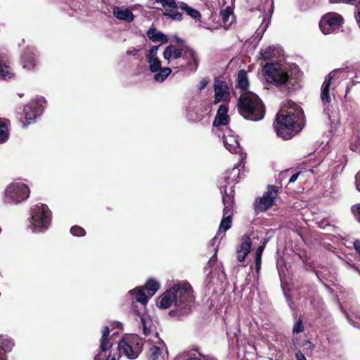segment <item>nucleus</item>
Instances as JSON below:
<instances>
[{
  "label": "nucleus",
  "mask_w": 360,
  "mask_h": 360,
  "mask_svg": "<svg viewBox=\"0 0 360 360\" xmlns=\"http://www.w3.org/2000/svg\"><path fill=\"white\" fill-rule=\"evenodd\" d=\"M352 212L356 217L357 220L360 222V204L353 206Z\"/></svg>",
  "instance_id": "44"
},
{
  "label": "nucleus",
  "mask_w": 360,
  "mask_h": 360,
  "mask_svg": "<svg viewBox=\"0 0 360 360\" xmlns=\"http://www.w3.org/2000/svg\"><path fill=\"white\" fill-rule=\"evenodd\" d=\"M181 8L182 10H184L188 15L194 19H198L200 17V13L197 10L188 6L186 4H183Z\"/></svg>",
  "instance_id": "36"
},
{
  "label": "nucleus",
  "mask_w": 360,
  "mask_h": 360,
  "mask_svg": "<svg viewBox=\"0 0 360 360\" xmlns=\"http://www.w3.org/2000/svg\"><path fill=\"white\" fill-rule=\"evenodd\" d=\"M214 103L226 101L229 96V87L226 82L221 80L214 82Z\"/></svg>",
  "instance_id": "20"
},
{
  "label": "nucleus",
  "mask_w": 360,
  "mask_h": 360,
  "mask_svg": "<svg viewBox=\"0 0 360 360\" xmlns=\"http://www.w3.org/2000/svg\"><path fill=\"white\" fill-rule=\"evenodd\" d=\"M29 227L33 232L46 231L51 222V212L45 204L34 205L30 211Z\"/></svg>",
  "instance_id": "6"
},
{
  "label": "nucleus",
  "mask_w": 360,
  "mask_h": 360,
  "mask_svg": "<svg viewBox=\"0 0 360 360\" xmlns=\"http://www.w3.org/2000/svg\"><path fill=\"white\" fill-rule=\"evenodd\" d=\"M343 18L337 13H328L324 15L320 22L319 27L324 34L338 32L342 28Z\"/></svg>",
  "instance_id": "12"
},
{
  "label": "nucleus",
  "mask_w": 360,
  "mask_h": 360,
  "mask_svg": "<svg viewBox=\"0 0 360 360\" xmlns=\"http://www.w3.org/2000/svg\"><path fill=\"white\" fill-rule=\"evenodd\" d=\"M266 243V241L264 240L263 244L259 245L257 248V250H256V252H255V263H256L257 270H259V269L260 268L261 263H262V252H263L264 249L265 248Z\"/></svg>",
  "instance_id": "34"
},
{
  "label": "nucleus",
  "mask_w": 360,
  "mask_h": 360,
  "mask_svg": "<svg viewBox=\"0 0 360 360\" xmlns=\"http://www.w3.org/2000/svg\"><path fill=\"white\" fill-rule=\"evenodd\" d=\"M324 112L328 114V118L331 121L332 123H338L339 122L340 118H339V115L337 112H332L331 114H330L329 112H327L326 109L324 110Z\"/></svg>",
  "instance_id": "40"
},
{
  "label": "nucleus",
  "mask_w": 360,
  "mask_h": 360,
  "mask_svg": "<svg viewBox=\"0 0 360 360\" xmlns=\"http://www.w3.org/2000/svg\"><path fill=\"white\" fill-rule=\"evenodd\" d=\"M174 360H217L210 356L202 355L196 351L183 352L176 355Z\"/></svg>",
  "instance_id": "25"
},
{
  "label": "nucleus",
  "mask_w": 360,
  "mask_h": 360,
  "mask_svg": "<svg viewBox=\"0 0 360 360\" xmlns=\"http://www.w3.org/2000/svg\"><path fill=\"white\" fill-rule=\"evenodd\" d=\"M252 248L250 238L248 236H243L241 238V243L236 249L237 259L242 262L245 260Z\"/></svg>",
  "instance_id": "21"
},
{
  "label": "nucleus",
  "mask_w": 360,
  "mask_h": 360,
  "mask_svg": "<svg viewBox=\"0 0 360 360\" xmlns=\"http://www.w3.org/2000/svg\"><path fill=\"white\" fill-rule=\"evenodd\" d=\"M106 360H117V359L115 356L109 355Z\"/></svg>",
  "instance_id": "52"
},
{
  "label": "nucleus",
  "mask_w": 360,
  "mask_h": 360,
  "mask_svg": "<svg viewBox=\"0 0 360 360\" xmlns=\"http://www.w3.org/2000/svg\"><path fill=\"white\" fill-rule=\"evenodd\" d=\"M295 356H296L297 360H307L304 354L300 351H297L295 353Z\"/></svg>",
  "instance_id": "47"
},
{
  "label": "nucleus",
  "mask_w": 360,
  "mask_h": 360,
  "mask_svg": "<svg viewBox=\"0 0 360 360\" xmlns=\"http://www.w3.org/2000/svg\"><path fill=\"white\" fill-rule=\"evenodd\" d=\"M45 103L46 100L43 97H40L32 101L25 106L24 113L26 123L23 124L24 127L31 124L37 116L41 114Z\"/></svg>",
  "instance_id": "14"
},
{
  "label": "nucleus",
  "mask_w": 360,
  "mask_h": 360,
  "mask_svg": "<svg viewBox=\"0 0 360 360\" xmlns=\"http://www.w3.org/2000/svg\"><path fill=\"white\" fill-rule=\"evenodd\" d=\"M109 335V328L105 326L102 331V337L101 338L100 352L94 358V360H103L105 357V352L112 347V343L107 340Z\"/></svg>",
  "instance_id": "23"
},
{
  "label": "nucleus",
  "mask_w": 360,
  "mask_h": 360,
  "mask_svg": "<svg viewBox=\"0 0 360 360\" xmlns=\"http://www.w3.org/2000/svg\"><path fill=\"white\" fill-rule=\"evenodd\" d=\"M240 169L238 166L226 170L224 174V179L227 184H236L238 182Z\"/></svg>",
  "instance_id": "29"
},
{
  "label": "nucleus",
  "mask_w": 360,
  "mask_h": 360,
  "mask_svg": "<svg viewBox=\"0 0 360 360\" xmlns=\"http://www.w3.org/2000/svg\"><path fill=\"white\" fill-rule=\"evenodd\" d=\"M13 73L11 68L0 60V79H8L12 78Z\"/></svg>",
  "instance_id": "31"
},
{
  "label": "nucleus",
  "mask_w": 360,
  "mask_h": 360,
  "mask_svg": "<svg viewBox=\"0 0 360 360\" xmlns=\"http://www.w3.org/2000/svg\"><path fill=\"white\" fill-rule=\"evenodd\" d=\"M230 1H231V3H233V1L234 0H230Z\"/></svg>",
  "instance_id": "54"
},
{
  "label": "nucleus",
  "mask_w": 360,
  "mask_h": 360,
  "mask_svg": "<svg viewBox=\"0 0 360 360\" xmlns=\"http://www.w3.org/2000/svg\"><path fill=\"white\" fill-rule=\"evenodd\" d=\"M354 248L355 250H356V252L359 254L360 255V240H356L354 243Z\"/></svg>",
  "instance_id": "50"
},
{
  "label": "nucleus",
  "mask_w": 360,
  "mask_h": 360,
  "mask_svg": "<svg viewBox=\"0 0 360 360\" xmlns=\"http://www.w3.org/2000/svg\"><path fill=\"white\" fill-rule=\"evenodd\" d=\"M194 302L193 289L186 281L174 283L160 297L157 306L160 309H167L174 306L171 314L176 316L186 315L190 313Z\"/></svg>",
  "instance_id": "1"
},
{
  "label": "nucleus",
  "mask_w": 360,
  "mask_h": 360,
  "mask_svg": "<svg viewBox=\"0 0 360 360\" xmlns=\"http://www.w3.org/2000/svg\"><path fill=\"white\" fill-rule=\"evenodd\" d=\"M134 309L137 316L136 319H139L141 323L144 335L146 338L152 337L155 333H157L155 331L156 328L155 321L148 314L136 311L135 305H134Z\"/></svg>",
  "instance_id": "15"
},
{
  "label": "nucleus",
  "mask_w": 360,
  "mask_h": 360,
  "mask_svg": "<svg viewBox=\"0 0 360 360\" xmlns=\"http://www.w3.org/2000/svg\"><path fill=\"white\" fill-rule=\"evenodd\" d=\"M227 112V107L224 105H221L217 110V115L213 121V125L215 127L226 125L229 122V117Z\"/></svg>",
  "instance_id": "26"
},
{
  "label": "nucleus",
  "mask_w": 360,
  "mask_h": 360,
  "mask_svg": "<svg viewBox=\"0 0 360 360\" xmlns=\"http://www.w3.org/2000/svg\"><path fill=\"white\" fill-rule=\"evenodd\" d=\"M231 14V11L228 8H226L221 11V16L222 20L224 22L228 21Z\"/></svg>",
  "instance_id": "41"
},
{
  "label": "nucleus",
  "mask_w": 360,
  "mask_h": 360,
  "mask_svg": "<svg viewBox=\"0 0 360 360\" xmlns=\"http://www.w3.org/2000/svg\"><path fill=\"white\" fill-rule=\"evenodd\" d=\"M223 142L224 147L231 153H240V146L238 136L231 129L226 127L223 134Z\"/></svg>",
  "instance_id": "16"
},
{
  "label": "nucleus",
  "mask_w": 360,
  "mask_h": 360,
  "mask_svg": "<svg viewBox=\"0 0 360 360\" xmlns=\"http://www.w3.org/2000/svg\"><path fill=\"white\" fill-rule=\"evenodd\" d=\"M142 348V341L136 335L125 337L118 345L119 352L129 359H136L141 352Z\"/></svg>",
  "instance_id": "9"
},
{
  "label": "nucleus",
  "mask_w": 360,
  "mask_h": 360,
  "mask_svg": "<svg viewBox=\"0 0 360 360\" xmlns=\"http://www.w3.org/2000/svg\"><path fill=\"white\" fill-rule=\"evenodd\" d=\"M15 343L7 335H0V360H7L6 354L12 351Z\"/></svg>",
  "instance_id": "24"
},
{
  "label": "nucleus",
  "mask_w": 360,
  "mask_h": 360,
  "mask_svg": "<svg viewBox=\"0 0 360 360\" xmlns=\"http://www.w3.org/2000/svg\"><path fill=\"white\" fill-rule=\"evenodd\" d=\"M357 272L360 275V270L359 269H356Z\"/></svg>",
  "instance_id": "53"
},
{
  "label": "nucleus",
  "mask_w": 360,
  "mask_h": 360,
  "mask_svg": "<svg viewBox=\"0 0 360 360\" xmlns=\"http://www.w3.org/2000/svg\"><path fill=\"white\" fill-rule=\"evenodd\" d=\"M21 63L22 68L27 71H30L34 68L36 65V58L32 49L27 48L24 51L21 57Z\"/></svg>",
  "instance_id": "22"
},
{
  "label": "nucleus",
  "mask_w": 360,
  "mask_h": 360,
  "mask_svg": "<svg viewBox=\"0 0 360 360\" xmlns=\"http://www.w3.org/2000/svg\"><path fill=\"white\" fill-rule=\"evenodd\" d=\"M129 293L131 296L133 300L139 302L143 308L145 307L148 302V297L144 293L143 290L141 288H136L131 290Z\"/></svg>",
  "instance_id": "28"
},
{
  "label": "nucleus",
  "mask_w": 360,
  "mask_h": 360,
  "mask_svg": "<svg viewBox=\"0 0 360 360\" xmlns=\"http://www.w3.org/2000/svg\"><path fill=\"white\" fill-rule=\"evenodd\" d=\"M207 84H208V81L205 79H202L200 82V85L198 86V90L200 91H202L203 89L205 88V86L207 85Z\"/></svg>",
  "instance_id": "46"
},
{
  "label": "nucleus",
  "mask_w": 360,
  "mask_h": 360,
  "mask_svg": "<svg viewBox=\"0 0 360 360\" xmlns=\"http://www.w3.org/2000/svg\"><path fill=\"white\" fill-rule=\"evenodd\" d=\"M302 117L303 111L296 103L291 101L283 103L274 124L277 135L283 139H291L302 130Z\"/></svg>",
  "instance_id": "2"
},
{
  "label": "nucleus",
  "mask_w": 360,
  "mask_h": 360,
  "mask_svg": "<svg viewBox=\"0 0 360 360\" xmlns=\"http://www.w3.org/2000/svg\"><path fill=\"white\" fill-rule=\"evenodd\" d=\"M147 36L153 42L165 44L168 41L167 37L155 27H150L147 31Z\"/></svg>",
  "instance_id": "27"
},
{
  "label": "nucleus",
  "mask_w": 360,
  "mask_h": 360,
  "mask_svg": "<svg viewBox=\"0 0 360 360\" xmlns=\"http://www.w3.org/2000/svg\"><path fill=\"white\" fill-rule=\"evenodd\" d=\"M141 51V48H136V47H129L126 53L128 56H136L139 53V52Z\"/></svg>",
  "instance_id": "42"
},
{
  "label": "nucleus",
  "mask_w": 360,
  "mask_h": 360,
  "mask_svg": "<svg viewBox=\"0 0 360 360\" xmlns=\"http://www.w3.org/2000/svg\"><path fill=\"white\" fill-rule=\"evenodd\" d=\"M145 288L148 292V296L151 297L159 290L160 285L154 279H148L146 283Z\"/></svg>",
  "instance_id": "32"
},
{
  "label": "nucleus",
  "mask_w": 360,
  "mask_h": 360,
  "mask_svg": "<svg viewBox=\"0 0 360 360\" xmlns=\"http://www.w3.org/2000/svg\"><path fill=\"white\" fill-rule=\"evenodd\" d=\"M248 84L249 83L246 72L244 70H240L238 74L237 87H238L242 91L246 92L245 91Z\"/></svg>",
  "instance_id": "30"
},
{
  "label": "nucleus",
  "mask_w": 360,
  "mask_h": 360,
  "mask_svg": "<svg viewBox=\"0 0 360 360\" xmlns=\"http://www.w3.org/2000/svg\"><path fill=\"white\" fill-rule=\"evenodd\" d=\"M263 73L268 83L274 84L283 92H288L297 84V79L278 63H266L263 67Z\"/></svg>",
  "instance_id": "5"
},
{
  "label": "nucleus",
  "mask_w": 360,
  "mask_h": 360,
  "mask_svg": "<svg viewBox=\"0 0 360 360\" xmlns=\"http://www.w3.org/2000/svg\"><path fill=\"white\" fill-rule=\"evenodd\" d=\"M160 46V45L153 46L146 51V58L149 70L155 73L154 80L157 82H163L171 74L172 69L167 67H161V61L158 57Z\"/></svg>",
  "instance_id": "7"
},
{
  "label": "nucleus",
  "mask_w": 360,
  "mask_h": 360,
  "mask_svg": "<svg viewBox=\"0 0 360 360\" xmlns=\"http://www.w3.org/2000/svg\"><path fill=\"white\" fill-rule=\"evenodd\" d=\"M355 18L360 27V8H359L357 13L355 15Z\"/></svg>",
  "instance_id": "51"
},
{
  "label": "nucleus",
  "mask_w": 360,
  "mask_h": 360,
  "mask_svg": "<svg viewBox=\"0 0 360 360\" xmlns=\"http://www.w3.org/2000/svg\"><path fill=\"white\" fill-rule=\"evenodd\" d=\"M112 14L115 18L127 22H131L134 20V15L132 11L124 6H114Z\"/></svg>",
  "instance_id": "19"
},
{
  "label": "nucleus",
  "mask_w": 360,
  "mask_h": 360,
  "mask_svg": "<svg viewBox=\"0 0 360 360\" xmlns=\"http://www.w3.org/2000/svg\"><path fill=\"white\" fill-rule=\"evenodd\" d=\"M330 1L333 4H356L359 2V0H330Z\"/></svg>",
  "instance_id": "43"
},
{
  "label": "nucleus",
  "mask_w": 360,
  "mask_h": 360,
  "mask_svg": "<svg viewBox=\"0 0 360 360\" xmlns=\"http://www.w3.org/2000/svg\"><path fill=\"white\" fill-rule=\"evenodd\" d=\"M240 114L246 120H261L264 116V106L257 95L252 92H243L238 101Z\"/></svg>",
  "instance_id": "4"
},
{
  "label": "nucleus",
  "mask_w": 360,
  "mask_h": 360,
  "mask_svg": "<svg viewBox=\"0 0 360 360\" xmlns=\"http://www.w3.org/2000/svg\"><path fill=\"white\" fill-rule=\"evenodd\" d=\"M163 58L168 65L182 71L193 72L198 66L195 52L188 47L169 45L165 49Z\"/></svg>",
  "instance_id": "3"
},
{
  "label": "nucleus",
  "mask_w": 360,
  "mask_h": 360,
  "mask_svg": "<svg viewBox=\"0 0 360 360\" xmlns=\"http://www.w3.org/2000/svg\"><path fill=\"white\" fill-rule=\"evenodd\" d=\"M30 188L25 184L15 181L7 186L5 190V200L8 202L19 203L30 196Z\"/></svg>",
  "instance_id": "10"
},
{
  "label": "nucleus",
  "mask_w": 360,
  "mask_h": 360,
  "mask_svg": "<svg viewBox=\"0 0 360 360\" xmlns=\"http://www.w3.org/2000/svg\"><path fill=\"white\" fill-rule=\"evenodd\" d=\"M146 347L149 360L164 359L165 356L167 354V347L158 333L146 339Z\"/></svg>",
  "instance_id": "11"
},
{
  "label": "nucleus",
  "mask_w": 360,
  "mask_h": 360,
  "mask_svg": "<svg viewBox=\"0 0 360 360\" xmlns=\"http://www.w3.org/2000/svg\"><path fill=\"white\" fill-rule=\"evenodd\" d=\"M157 3L160 4L164 7L166 16L176 20L181 19L182 15L177 10L175 0H157Z\"/></svg>",
  "instance_id": "18"
},
{
  "label": "nucleus",
  "mask_w": 360,
  "mask_h": 360,
  "mask_svg": "<svg viewBox=\"0 0 360 360\" xmlns=\"http://www.w3.org/2000/svg\"><path fill=\"white\" fill-rule=\"evenodd\" d=\"M355 185L356 188L360 192V171L356 174Z\"/></svg>",
  "instance_id": "45"
},
{
  "label": "nucleus",
  "mask_w": 360,
  "mask_h": 360,
  "mask_svg": "<svg viewBox=\"0 0 360 360\" xmlns=\"http://www.w3.org/2000/svg\"><path fill=\"white\" fill-rule=\"evenodd\" d=\"M300 175V172L295 173L291 176V177L289 179V183H294L297 179L298 176Z\"/></svg>",
  "instance_id": "49"
},
{
  "label": "nucleus",
  "mask_w": 360,
  "mask_h": 360,
  "mask_svg": "<svg viewBox=\"0 0 360 360\" xmlns=\"http://www.w3.org/2000/svg\"><path fill=\"white\" fill-rule=\"evenodd\" d=\"M304 330V325L302 323V321L301 320L297 321L292 328L293 333L299 334L302 332H303Z\"/></svg>",
  "instance_id": "39"
},
{
  "label": "nucleus",
  "mask_w": 360,
  "mask_h": 360,
  "mask_svg": "<svg viewBox=\"0 0 360 360\" xmlns=\"http://www.w3.org/2000/svg\"><path fill=\"white\" fill-rule=\"evenodd\" d=\"M338 72V70L333 71L325 77V80L321 89V99L324 105L331 102L332 98L330 94V88L332 80L336 77Z\"/></svg>",
  "instance_id": "17"
},
{
  "label": "nucleus",
  "mask_w": 360,
  "mask_h": 360,
  "mask_svg": "<svg viewBox=\"0 0 360 360\" xmlns=\"http://www.w3.org/2000/svg\"><path fill=\"white\" fill-rule=\"evenodd\" d=\"M252 6L257 7L262 2V0H247Z\"/></svg>",
  "instance_id": "48"
},
{
  "label": "nucleus",
  "mask_w": 360,
  "mask_h": 360,
  "mask_svg": "<svg viewBox=\"0 0 360 360\" xmlns=\"http://www.w3.org/2000/svg\"><path fill=\"white\" fill-rule=\"evenodd\" d=\"M224 191L225 194L223 195L222 198L223 203L224 205L223 210V218L221 221L219 231L214 240H216L218 238L221 239L224 237L225 232L231 228L232 224L231 217L233 213V195L232 194L233 191L231 188L230 193H227L225 188Z\"/></svg>",
  "instance_id": "8"
},
{
  "label": "nucleus",
  "mask_w": 360,
  "mask_h": 360,
  "mask_svg": "<svg viewBox=\"0 0 360 360\" xmlns=\"http://www.w3.org/2000/svg\"><path fill=\"white\" fill-rule=\"evenodd\" d=\"M278 195V188L269 186L267 191L261 198L256 200L255 208L257 212H264L269 209L275 202Z\"/></svg>",
  "instance_id": "13"
},
{
  "label": "nucleus",
  "mask_w": 360,
  "mask_h": 360,
  "mask_svg": "<svg viewBox=\"0 0 360 360\" xmlns=\"http://www.w3.org/2000/svg\"><path fill=\"white\" fill-rule=\"evenodd\" d=\"M70 232L75 236H83L86 233L84 229L77 226H72L70 229Z\"/></svg>",
  "instance_id": "38"
},
{
  "label": "nucleus",
  "mask_w": 360,
  "mask_h": 360,
  "mask_svg": "<svg viewBox=\"0 0 360 360\" xmlns=\"http://www.w3.org/2000/svg\"><path fill=\"white\" fill-rule=\"evenodd\" d=\"M350 148L353 151L360 153V136H356L352 138L350 143Z\"/></svg>",
  "instance_id": "37"
},
{
  "label": "nucleus",
  "mask_w": 360,
  "mask_h": 360,
  "mask_svg": "<svg viewBox=\"0 0 360 360\" xmlns=\"http://www.w3.org/2000/svg\"><path fill=\"white\" fill-rule=\"evenodd\" d=\"M8 138V128L6 122L0 119V143L5 142Z\"/></svg>",
  "instance_id": "33"
},
{
  "label": "nucleus",
  "mask_w": 360,
  "mask_h": 360,
  "mask_svg": "<svg viewBox=\"0 0 360 360\" xmlns=\"http://www.w3.org/2000/svg\"><path fill=\"white\" fill-rule=\"evenodd\" d=\"M275 49L274 46H268L265 49L260 51V58L264 60H268L274 56Z\"/></svg>",
  "instance_id": "35"
}]
</instances>
